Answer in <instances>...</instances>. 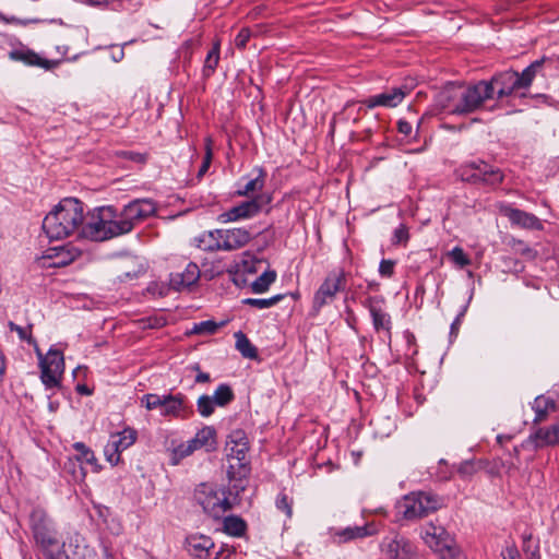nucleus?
<instances>
[{
    "instance_id": "nucleus-1",
    "label": "nucleus",
    "mask_w": 559,
    "mask_h": 559,
    "mask_svg": "<svg viewBox=\"0 0 559 559\" xmlns=\"http://www.w3.org/2000/svg\"><path fill=\"white\" fill-rule=\"evenodd\" d=\"M490 92L485 81L468 86L448 83L437 93L435 107L443 115H467L480 108Z\"/></svg>"
},
{
    "instance_id": "nucleus-2",
    "label": "nucleus",
    "mask_w": 559,
    "mask_h": 559,
    "mask_svg": "<svg viewBox=\"0 0 559 559\" xmlns=\"http://www.w3.org/2000/svg\"><path fill=\"white\" fill-rule=\"evenodd\" d=\"M84 205L74 198L62 199L44 218L43 229L51 240L81 237Z\"/></svg>"
},
{
    "instance_id": "nucleus-3",
    "label": "nucleus",
    "mask_w": 559,
    "mask_h": 559,
    "mask_svg": "<svg viewBox=\"0 0 559 559\" xmlns=\"http://www.w3.org/2000/svg\"><path fill=\"white\" fill-rule=\"evenodd\" d=\"M128 228L127 223H120L112 206H100L87 213L84 212L81 238L105 241L128 234Z\"/></svg>"
},
{
    "instance_id": "nucleus-4",
    "label": "nucleus",
    "mask_w": 559,
    "mask_h": 559,
    "mask_svg": "<svg viewBox=\"0 0 559 559\" xmlns=\"http://www.w3.org/2000/svg\"><path fill=\"white\" fill-rule=\"evenodd\" d=\"M29 528L36 545L47 559H61L63 552L57 538L53 523L41 508H34L29 514Z\"/></svg>"
},
{
    "instance_id": "nucleus-5",
    "label": "nucleus",
    "mask_w": 559,
    "mask_h": 559,
    "mask_svg": "<svg viewBox=\"0 0 559 559\" xmlns=\"http://www.w3.org/2000/svg\"><path fill=\"white\" fill-rule=\"evenodd\" d=\"M543 61H535L525 68L522 73L509 70L500 72L491 78L490 81H485L490 87L491 92L488 99L497 92L498 98H503L512 95L513 93L522 90H527L532 83L538 69L542 67Z\"/></svg>"
},
{
    "instance_id": "nucleus-6",
    "label": "nucleus",
    "mask_w": 559,
    "mask_h": 559,
    "mask_svg": "<svg viewBox=\"0 0 559 559\" xmlns=\"http://www.w3.org/2000/svg\"><path fill=\"white\" fill-rule=\"evenodd\" d=\"M252 239L246 228L215 229L202 234L198 246L205 251H234L243 248Z\"/></svg>"
},
{
    "instance_id": "nucleus-7",
    "label": "nucleus",
    "mask_w": 559,
    "mask_h": 559,
    "mask_svg": "<svg viewBox=\"0 0 559 559\" xmlns=\"http://www.w3.org/2000/svg\"><path fill=\"white\" fill-rule=\"evenodd\" d=\"M420 536L439 559H466L454 537L444 527L428 523L421 528Z\"/></svg>"
},
{
    "instance_id": "nucleus-8",
    "label": "nucleus",
    "mask_w": 559,
    "mask_h": 559,
    "mask_svg": "<svg viewBox=\"0 0 559 559\" xmlns=\"http://www.w3.org/2000/svg\"><path fill=\"white\" fill-rule=\"evenodd\" d=\"M195 501L210 516L218 519L231 509L229 491L214 484H201L194 491Z\"/></svg>"
},
{
    "instance_id": "nucleus-9",
    "label": "nucleus",
    "mask_w": 559,
    "mask_h": 559,
    "mask_svg": "<svg viewBox=\"0 0 559 559\" xmlns=\"http://www.w3.org/2000/svg\"><path fill=\"white\" fill-rule=\"evenodd\" d=\"M249 451L248 439L243 431L235 430L228 436L226 443L228 471L230 479L246 477L248 474L247 454Z\"/></svg>"
},
{
    "instance_id": "nucleus-10",
    "label": "nucleus",
    "mask_w": 559,
    "mask_h": 559,
    "mask_svg": "<svg viewBox=\"0 0 559 559\" xmlns=\"http://www.w3.org/2000/svg\"><path fill=\"white\" fill-rule=\"evenodd\" d=\"M443 499L431 492L417 491L406 495L400 502V512L406 520H416L436 512Z\"/></svg>"
},
{
    "instance_id": "nucleus-11",
    "label": "nucleus",
    "mask_w": 559,
    "mask_h": 559,
    "mask_svg": "<svg viewBox=\"0 0 559 559\" xmlns=\"http://www.w3.org/2000/svg\"><path fill=\"white\" fill-rule=\"evenodd\" d=\"M36 353L39 359L40 379L46 388L59 386L64 371V358L61 350L51 347L46 355H43L38 348Z\"/></svg>"
},
{
    "instance_id": "nucleus-12",
    "label": "nucleus",
    "mask_w": 559,
    "mask_h": 559,
    "mask_svg": "<svg viewBox=\"0 0 559 559\" xmlns=\"http://www.w3.org/2000/svg\"><path fill=\"white\" fill-rule=\"evenodd\" d=\"M346 285V274L343 269L333 270L325 276L322 284L313 295V309L319 311L321 308L332 302L337 293L343 290Z\"/></svg>"
},
{
    "instance_id": "nucleus-13",
    "label": "nucleus",
    "mask_w": 559,
    "mask_h": 559,
    "mask_svg": "<svg viewBox=\"0 0 559 559\" xmlns=\"http://www.w3.org/2000/svg\"><path fill=\"white\" fill-rule=\"evenodd\" d=\"M271 201L272 198L269 194L257 195L252 200L241 202L223 212L219 215V221L222 223H233L252 218L261 212L263 205L269 204Z\"/></svg>"
},
{
    "instance_id": "nucleus-14",
    "label": "nucleus",
    "mask_w": 559,
    "mask_h": 559,
    "mask_svg": "<svg viewBox=\"0 0 559 559\" xmlns=\"http://www.w3.org/2000/svg\"><path fill=\"white\" fill-rule=\"evenodd\" d=\"M156 213V204L150 199H139L127 204L118 215L120 223L129 225L130 233L134 225L153 216Z\"/></svg>"
},
{
    "instance_id": "nucleus-15",
    "label": "nucleus",
    "mask_w": 559,
    "mask_h": 559,
    "mask_svg": "<svg viewBox=\"0 0 559 559\" xmlns=\"http://www.w3.org/2000/svg\"><path fill=\"white\" fill-rule=\"evenodd\" d=\"M379 526L374 522L366 523L361 526H348L345 528H329L330 539L335 544H344L355 539L376 535Z\"/></svg>"
},
{
    "instance_id": "nucleus-16",
    "label": "nucleus",
    "mask_w": 559,
    "mask_h": 559,
    "mask_svg": "<svg viewBox=\"0 0 559 559\" xmlns=\"http://www.w3.org/2000/svg\"><path fill=\"white\" fill-rule=\"evenodd\" d=\"M381 551L389 559H416L415 546L400 535L383 538Z\"/></svg>"
},
{
    "instance_id": "nucleus-17",
    "label": "nucleus",
    "mask_w": 559,
    "mask_h": 559,
    "mask_svg": "<svg viewBox=\"0 0 559 559\" xmlns=\"http://www.w3.org/2000/svg\"><path fill=\"white\" fill-rule=\"evenodd\" d=\"M362 306L368 309L373 329L377 332L384 331L390 334L391 331V317L385 311V300L381 296H369L362 302Z\"/></svg>"
},
{
    "instance_id": "nucleus-18",
    "label": "nucleus",
    "mask_w": 559,
    "mask_h": 559,
    "mask_svg": "<svg viewBox=\"0 0 559 559\" xmlns=\"http://www.w3.org/2000/svg\"><path fill=\"white\" fill-rule=\"evenodd\" d=\"M183 546L193 559H210L215 549V543L212 537L200 533L188 535Z\"/></svg>"
},
{
    "instance_id": "nucleus-19",
    "label": "nucleus",
    "mask_w": 559,
    "mask_h": 559,
    "mask_svg": "<svg viewBox=\"0 0 559 559\" xmlns=\"http://www.w3.org/2000/svg\"><path fill=\"white\" fill-rule=\"evenodd\" d=\"M501 213L503 216L509 218L512 225L532 230L543 229V223L534 214L511 207L509 205L502 206Z\"/></svg>"
},
{
    "instance_id": "nucleus-20",
    "label": "nucleus",
    "mask_w": 559,
    "mask_h": 559,
    "mask_svg": "<svg viewBox=\"0 0 559 559\" xmlns=\"http://www.w3.org/2000/svg\"><path fill=\"white\" fill-rule=\"evenodd\" d=\"M80 254L81 251L76 247L64 245L47 249L44 258L51 260V266L61 267L72 263Z\"/></svg>"
},
{
    "instance_id": "nucleus-21",
    "label": "nucleus",
    "mask_w": 559,
    "mask_h": 559,
    "mask_svg": "<svg viewBox=\"0 0 559 559\" xmlns=\"http://www.w3.org/2000/svg\"><path fill=\"white\" fill-rule=\"evenodd\" d=\"M527 442L531 443L534 449L559 444V423L536 429L530 435Z\"/></svg>"
},
{
    "instance_id": "nucleus-22",
    "label": "nucleus",
    "mask_w": 559,
    "mask_h": 559,
    "mask_svg": "<svg viewBox=\"0 0 559 559\" xmlns=\"http://www.w3.org/2000/svg\"><path fill=\"white\" fill-rule=\"evenodd\" d=\"M200 278L199 266L190 262L182 272L170 274L169 286L175 290H182L194 285Z\"/></svg>"
},
{
    "instance_id": "nucleus-23",
    "label": "nucleus",
    "mask_w": 559,
    "mask_h": 559,
    "mask_svg": "<svg viewBox=\"0 0 559 559\" xmlns=\"http://www.w3.org/2000/svg\"><path fill=\"white\" fill-rule=\"evenodd\" d=\"M404 97L405 91L401 87H395L381 94L368 97L366 100H364V104L370 109L378 106L392 108L401 104Z\"/></svg>"
},
{
    "instance_id": "nucleus-24",
    "label": "nucleus",
    "mask_w": 559,
    "mask_h": 559,
    "mask_svg": "<svg viewBox=\"0 0 559 559\" xmlns=\"http://www.w3.org/2000/svg\"><path fill=\"white\" fill-rule=\"evenodd\" d=\"M10 58L27 66H36L46 70H50L58 64L57 61L44 59L32 50H13L10 52Z\"/></svg>"
},
{
    "instance_id": "nucleus-25",
    "label": "nucleus",
    "mask_w": 559,
    "mask_h": 559,
    "mask_svg": "<svg viewBox=\"0 0 559 559\" xmlns=\"http://www.w3.org/2000/svg\"><path fill=\"white\" fill-rule=\"evenodd\" d=\"M189 441L197 450L204 449L206 452L213 451L216 447V431L213 427L205 426Z\"/></svg>"
},
{
    "instance_id": "nucleus-26",
    "label": "nucleus",
    "mask_w": 559,
    "mask_h": 559,
    "mask_svg": "<svg viewBox=\"0 0 559 559\" xmlns=\"http://www.w3.org/2000/svg\"><path fill=\"white\" fill-rule=\"evenodd\" d=\"M187 407L182 394H167L160 415L164 417H183Z\"/></svg>"
},
{
    "instance_id": "nucleus-27",
    "label": "nucleus",
    "mask_w": 559,
    "mask_h": 559,
    "mask_svg": "<svg viewBox=\"0 0 559 559\" xmlns=\"http://www.w3.org/2000/svg\"><path fill=\"white\" fill-rule=\"evenodd\" d=\"M532 408L535 412L534 423H542L556 411V402L551 397L539 395L534 400Z\"/></svg>"
},
{
    "instance_id": "nucleus-28",
    "label": "nucleus",
    "mask_w": 559,
    "mask_h": 559,
    "mask_svg": "<svg viewBox=\"0 0 559 559\" xmlns=\"http://www.w3.org/2000/svg\"><path fill=\"white\" fill-rule=\"evenodd\" d=\"M136 438V430L131 427H126L122 431L112 433L109 440L122 453L124 450L129 449L135 443Z\"/></svg>"
},
{
    "instance_id": "nucleus-29",
    "label": "nucleus",
    "mask_w": 559,
    "mask_h": 559,
    "mask_svg": "<svg viewBox=\"0 0 559 559\" xmlns=\"http://www.w3.org/2000/svg\"><path fill=\"white\" fill-rule=\"evenodd\" d=\"M252 173L254 174V177L249 179L245 186L237 191L238 195L247 197L263 189L266 177L265 171L262 168L257 167Z\"/></svg>"
},
{
    "instance_id": "nucleus-30",
    "label": "nucleus",
    "mask_w": 559,
    "mask_h": 559,
    "mask_svg": "<svg viewBox=\"0 0 559 559\" xmlns=\"http://www.w3.org/2000/svg\"><path fill=\"white\" fill-rule=\"evenodd\" d=\"M477 173L473 176L481 179L484 182L495 186L502 181L503 175L498 168H493L484 162H480L476 167Z\"/></svg>"
},
{
    "instance_id": "nucleus-31",
    "label": "nucleus",
    "mask_w": 559,
    "mask_h": 559,
    "mask_svg": "<svg viewBox=\"0 0 559 559\" xmlns=\"http://www.w3.org/2000/svg\"><path fill=\"white\" fill-rule=\"evenodd\" d=\"M246 528V522L239 516L229 515L223 521V530L230 536L240 537L245 534Z\"/></svg>"
},
{
    "instance_id": "nucleus-32",
    "label": "nucleus",
    "mask_w": 559,
    "mask_h": 559,
    "mask_svg": "<svg viewBox=\"0 0 559 559\" xmlns=\"http://www.w3.org/2000/svg\"><path fill=\"white\" fill-rule=\"evenodd\" d=\"M276 280V272L273 270L264 271L255 281L251 284V290L254 294H263L269 290L270 286Z\"/></svg>"
},
{
    "instance_id": "nucleus-33",
    "label": "nucleus",
    "mask_w": 559,
    "mask_h": 559,
    "mask_svg": "<svg viewBox=\"0 0 559 559\" xmlns=\"http://www.w3.org/2000/svg\"><path fill=\"white\" fill-rule=\"evenodd\" d=\"M236 348L246 358H255L257 348L251 344L250 340L241 331L235 333Z\"/></svg>"
},
{
    "instance_id": "nucleus-34",
    "label": "nucleus",
    "mask_w": 559,
    "mask_h": 559,
    "mask_svg": "<svg viewBox=\"0 0 559 559\" xmlns=\"http://www.w3.org/2000/svg\"><path fill=\"white\" fill-rule=\"evenodd\" d=\"M211 397L217 406L224 407L234 400V393L229 385L219 384Z\"/></svg>"
},
{
    "instance_id": "nucleus-35",
    "label": "nucleus",
    "mask_w": 559,
    "mask_h": 559,
    "mask_svg": "<svg viewBox=\"0 0 559 559\" xmlns=\"http://www.w3.org/2000/svg\"><path fill=\"white\" fill-rule=\"evenodd\" d=\"M195 451H198V450L195 449V447L192 443H190L189 440L186 441V442H181L180 444H178L177 447H175L173 449V452H171V464L173 465L179 464V462L181 460H183L187 456H190Z\"/></svg>"
},
{
    "instance_id": "nucleus-36",
    "label": "nucleus",
    "mask_w": 559,
    "mask_h": 559,
    "mask_svg": "<svg viewBox=\"0 0 559 559\" xmlns=\"http://www.w3.org/2000/svg\"><path fill=\"white\" fill-rule=\"evenodd\" d=\"M195 451H198V450L195 449V447L192 443H190L189 440L186 441V442H181L180 444H178L177 447H175L173 449V452H171V464L173 465L179 464V462L181 460H183L187 456H190Z\"/></svg>"
},
{
    "instance_id": "nucleus-37",
    "label": "nucleus",
    "mask_w": 559,
    "mask_h": 559,
    "mask_svg": "<svg viewBox=\"0 0 559 559\" xmlns=\"http://www.w3.org/2000/svg\"><path fill=\"white\" fill-rule=\"evenodd\" d=\"M224 325V323H217L213 320H206L202 322L194 323L192 329L189 331V334H199V335H212L216 333V331Z\"/></svg>"
},
{
    "instance_id": "nucleus-38",
    "label": "nucleus",
    "mask_w": 559,
    "mask_h": 559,
    "mask_svg": "<svg viewBox=\"0 0 559 559\" xmlns=\"http://www.w3.org/2000/svg\"><path fill=\"white\" fill-rule=\"evenodd\" d=\"M219 61V43L216 41L213 46V48L207 52L205 61H204V68L203 73L206 76H210L216 69Z\"/></svg>"
},
{
    "instance_id": "nucleus-39",
    "label": "nucleus",
    "mask_w": 559,
    "mask_h": 559,
    "mask_svg": "<svg viewBox=\"0 0 559 559\" xmlns=\"http://www.w3.org/2000/svg\"><path fill=\"white\" fill-rule=\"evenodd\" d=\"M283 299V295H275L270 298H246L242 304L254 307L257 309H267L275 306Z\"/></svg>"
},
{
    "instance_id": "nucleus-40",
    "label": "nucleus",
    "mask_w": 559,
    "mask_h": 559,
    "mask_svg": "<svg viewBox=\"0 0 559 559\" xmlns=\"http://www.w3.org/2000/svg\"><path fill=\"white\" fill-rule=\"evenodd\" d=\"M447 257L459 269H464V267L471 265V263H472L471 259L466 255L464 250L459 246H456L452 250H450L447 253Z\"/></svg>"
},
{
    "instance_id": "nucleus-41",
    "label": "nucleus",
    "mask_w": 559,
    "mask_h": 559,
    "mask_svg": "<svg viewBox=\"0 0 559 559\" xmlns=\"http://www.w3.org/2000/svg\"><path fill=\"white\" fill-rule=\"evenodd\" d=\"M166 399H167V394L159 395V394L148 393V394H145L142 396L141 403L148 411L156 409V408H159L162 411Z\"/></svg>"
},
{
    "instance_id": "nucleus-42",
    "label": "nucleus",
    "mask_w": 559,
    "mask_h": 559,
    "mask_svg": "<svg viewBox=\"0 0 559 559\" xmlns=\"http://www.w3.org/2000/svg\"><path fill=\"white\" fill-rule=\"evenodd\" d=\"M215 406L217 405L211 395H201L197 401V409L202 417H210L214 413Z\"/></svg>"
},
{
    "instance_id": "nucleus-43",
    "label": "nucleus",
    "mask_w": 559,
    "mask_h": 559,
    "mask_svg": "<svg viewBox=\"0 0 559 559\" xmlns=\"http://www.w3.org/2000/svg\"><path fill=\"white\" fill-rule=\"evenodd\" d=\"M104 455L108 463H110L112 466H116L120 463L121 460V452L114 445V443L108 440L104 448Z\"/></svg>"
},
{
    "instance_id": "nucleus-44",
    "label": "nucleus",
    "mask_w": 559,
    "mask_h": 559,
    "mask_svg": "<svg viewBox=\"0 0 559 559\" xmlns=\"http://www.w3.org/2000/svg\"><path fill=\"white\" fill-rule=\"evenodd\" d=\"M73 448L79 452V460H83L88 464L96 463V457L93 451L87 448L83 442H75Z\"/></svg>"
},
{
    "instance_id": "nucleus-45",
    "label": "nucleus",
    "mask_w": 559,
    "mask_h": 559,
    "mask_svg": "<svg viewBox=\"0 0 559 559\" xmlns=\"http://www.w3.org/2000/svg\"><path fill=\"white\" fill-rule=\"evenodd\" d=\"M211 160H212V140L206 139L204 160L198 171L199 178H201L205 175V173L207 171V169L210 167Z\"/></svg>"
},
{
    "instance_id": "nucleus-46",
    "label": "nucleus",
    "mask_w": 559,
    "mask_h": 559,
    "mask_svg": "<svg viewBox=\"0 0 559 559\" xmlns=\"http://www.w3.org/2000/svg\"><path fill=\"white\" fill-rule=\"evenodd\" d=\"M276 507L283 511L288 518L293 515L292 500L285 495L281 493L276 498Z\"/></svg>"
},
{
    "instance_id": "nucleus-47",
    "label": "nucleus",
    "mask_w": 559,
    "mask_h": 559,
    "mask_svg": "<svg viewBox=\"0 0 559 559\" xmlns=\"http://www.w3.org/2000/svg\"><path fill=\"white\" fill-rule=\"evenodd\" d=\"M395 264L396 263L393 260H389V259L381 260V262L379 264V274L382 277H388V278L391 277L394 274Z\"/></svg>"
},
{
    "instance_id": "nucleus-48",
    "label": "nucleus",
    "mask_w": 559,
    "mask_h": 559,
    "mask_svg": "<svg viewBox=\"0 0 559 559\" xmlns=\"http://www.w3.org/2000/svg\"><path fill=\"white\" fill-rule=\"evenodd\" d=\"M408 229L405 225H400L393 234V243H406L408 240Z\"/></svg>"
},
{
    "instance_id": "nucleus-49",
    "label": "nucleus",
    "mask_w": 559,
    "mask_h": 559,
    "mask_svg": "<svg viewBox=\"0 0 559 559\" xmlns=\"http://www.w3.org/2000/svg\"><path fill=\"white\" fill-rule=\"evenodd\" d=\"M251 37V31L249 28H241L235 38L236 47L243 49Z\"/></svg>"
},
{
    "instance_id": "nucleus-50",
    "label": "nucleus",
    "mask_w": 559,
    "mask_h": 559,
    "mask_svg": "<svg viewBox=\"0 0 559 559\" xmlns=\"http://www.w3.org/2000/svg\"><path fill=\"white\" fill-rule=\"evenodd\" d=\"M501 555H502L503 559H521L520 554H519L516 547H514L512 545L507 546L502 550Z\"/></svg>"
},
{
    "instance_id": "nucleus-51",
    "label": "nucleus",
    "mask_w": 559,
    "mask_h": 559,
    "mask_svg": "<svg viewBox=\"0 0 559 559\" xmlns=\"http://www.w3.org/2000/svg\"><path fill=\"white\" fill-rule=\"evenodd\" d=\"M147 289L150 293L157 294L159 296H165L168 292V287L165 284L158 283H151Z\"/></svg>"
},
{
    "instance_id": "nucleus-52",
    "label": "nucleus",
    "mask_w": 559,
    "mask_h": 559,
    "mask_svg": "<svg viewBox=\"0 0 559 559\" xmlns=\"http://www.w3.org/2000/svg\"><path fill=\"white\" fill-rule=\"evenodd\" d=\"M120 156H126L130 158L133 162L136 163H143L145 160V155L141 153L130 152V151H122L119 153Z\"/></svg>"
},
{
    "instance_id": "nucleus-53",
    "label": "nucleus",
    "mask_w": 559,
    "mask_h": 559,
    "mask_svg": "<svg viewBox=\"0 0 559 559\" xmlns=\"http://www.w3.org/2000/svg\"><path fill=\"white\" fill-rule=\"evenodd\" d=\"M412 124L407 121H404V120H400L397 122V130L400 133L404 134V135H409L411 132H412Z\"/></svg>"
},
{
    "instance_id": "nucleus-54",
    "label": "nucleus",
    "mask_w": 559,
    "mask_h": 559,
    "mask_svg": "<svg viewBox=\"0 0 559 559\" xmlns=\"http://www.w3.org/2000/svg\"><path fill=\"white\" fill-rule=\"evenodd\" d=\"M10 329L11 331H15L21 340H28L27 330L25 328L19 326L14 324L13 322H10Z\"/></svg>"
},
{
    "instance_id": "nucleus-55",
    "label": "nucleus",
    "mask_w": 559,
    "mask_h": 559,
    "mask_svg": "<svg viewBox=\"0 0 559 559\" xmlns=\"http://www.w3.org/2000/svg\"><path fill=\"white\" fill-rule=\"evenodd\" d=\"M231 556V552L228 550H225L224 548H221V550L215 552L214 559H229Z\"/></svg>"
},
{
    "instance_id": "nucleus-56",
    "label": "nucleus",
    "mask_w": 559,
    "mask_h": 559,
    "mask_svg": "<svg viewBox=\"0 0 559 559\" xmlns=\"http://www.w3.org/2000/svg\"><path fill=\"white\" fill-rule=\"evenodd\" d=\"M210 381V374L206 372H199L195 377V382L205 383Z\"/></svg>"
},
{
    "instance_id": "nucleus-57",
    "label": "nucleus",
    "mask_w": 559,
    "mask_h": 559,
    "mask_svg": "<svg viewBox=\"0 0 559 559\" xmlns=\"http://www.w3.org/2000/svg\"><path fill=\"white\" fill-rule=\"evenodd\" d=\"M466 309H467V306H465V307L463 308L462 312L456 317V319H455V320H454V322L452 323V326H451V328H452V330H453L455 326H457V324H460V322H461V318L464 316V313H465Z\"/></svg>"
},
{
    "instance_id": "nucleus-58",
    "label": "nucleus",
    "mask_w": 559,
    "mask_h": 559,
    "mask_svg": "<svg viewBox=\"0 0 559 559\" xmlns=\"http://www.w3.org/2000/svg\"><path fill=\"white\" fill-rule=\"evenodd\" d=\"M0 21H3L5 23H16V22H19L17 19H15L13 16L12 17H7L2 13H0Z\"/></svg>"
},
{
    "instance_id": "nucleus-59",
    "label": "nucleus",
    "mask_w": 559,
    "mask_h": 559,
    "mask_svg": "<svg viewBox=\"0 0 559 559\" xmlns=\"http://www.w3.org/2000/svg\"><path fill=\"white\" fill-rule=\"evenodd\" d=\"M108 1L109 0H87V2L93 5L107 4Z\"/></svg>"
},
{
    "instance_id": "nucleus-60",
    "label": "nucleus",
    "mask_w": 559,
    "mask_h": 559,
    "mask_svg": "<svg viewBox=\"0 0 559 559\" xmlns=\"http://www.w3.org/2000/svg\"><path fill=\"white\" fill-rule=\"evenodd\" d=\"M78 391L84 394H90V391L85 385H79Z\"/></svg>"
},
{
    "instance_id": "nucleus-61",
    "label": "nucleus",
    "mask_w": 559,
    "mask_h": 559,
    "mask_svg": "<svg viewBox=\"0 0 559 559\" xmlns=\"http://www.w3.org/2000/svg\"><path fill=\"white\" fill-rule=\"evenodd\" d=\"M243 271L245 272H254V269L247 265V261H243Z\"/></svg>"
},
{
    "instance_id": "nucleus-62",
    "label": "nucleus",
    "mask_w": 559,
    "mask_h": 559,
    "mask_svg": "<svg viewBox=\"0 0 559 559\" xmlns=\"http://www.w3.org/2000/svg\"><path fill=\"white\" fill-rule=\"evenodd\" d=\"M160 322L158 320H154V324H150L151 328L159 326Z\"/></svg>"
},
{
    "instance_id": "nucleus-63",
    "label": "nucleus",
    "mask_w": 559,
    "mask_h": 559,
    "mask_svg": "<svg viewBox=\"0 0 559 559\" xmlns=\"http://www.w3.org/2000/svg\"><path fill=\"white\" fill-rule=\"evenodd\" d=\"M82 370V367L81 366H78V368L73 371L74 376L76 374L78 371Z\"/></svg>"
},
{
    "instance_id": "nucleus-64",
    "label": "nucleus",
    "mask_w": 559,
    "mask_h": 559,
    "mask_svg": "<svg viewBox=\"0 0 559 559\" xmlns=\"http://www.w3.org/2000/svg\"><path fill=\"white\" fill-rule=\"evenodd\" d=\"M106 559H111L110 557H107Z\"/></svg>"
}]
</instances>
